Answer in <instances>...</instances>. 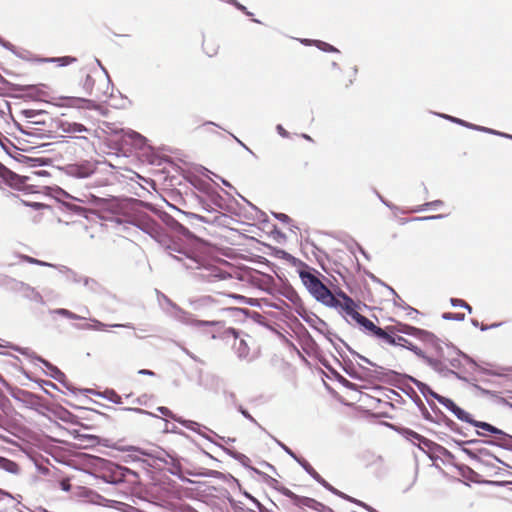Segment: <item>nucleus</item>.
<instances>
[{
  "mask_svg": "<svg viewBox=\"0 0 512 512\" xmlns=\"http://www.w3.org/2000/svg\"><path fill=\"white\" fill-rule=\"evenodd\" d=\"M316 273V270L304 269L299 271V277L315 300L327 307L337 308L340 305V300L332 294Z\"/></svg>",
  "mask_w": 512,
  "mask_h": 512,
  "instance_id": "nucleus-1",
  "label": "nucleus"
},
{
  "mask_svg": "<svg viewBox=\"0 0 512 512\" xmlns=\"http://www.w3.org/2000/svg\"><path fill=\"white\" fill-rule=\"evenodd\" d=\"M352 353L355 354L360 360L371 365L374 368V369H371V368H367V367L360 365L359 366L360 372L353 371V372L348 373L349 376L353 379L381 381L387 377L399 375V373H397L393 370H385L383 367L373 363L365 356H362L356 352H352Z\"/></svg>",
  "mask_w": 512,
  "mask_h": 512,
  "instance_id": "nucleus-2",
  "label": "nucleus"
},
{
  "mask_svg": "<svg viewBox=\"0 0 512 512\" xmlns=\"http://www.w3.org/2000/svg\"><path fill=\"white\" fill-rule=\"evenodd\" d=\"M392 327L394 329L395 334L410 335L416 337L417 339L425 343L432 345L437 350L438 356L440 358H444L443 349L439 344V339L433 333L401 322L392 325Z\"/></svg>",
  "mask_w": 512,
  "mask_h": 512,
  "instance_id": "nucleus-3",
  "label": "nucleus"
},
{
  "mask_svg": "<svg viewBox=\"0 0 512 512\" xmlns=\"http://www.w3.org/2000/svg\"><path fill=\"white\" fill-rule=\"evenodd\" d=\"M168 254L181 262L186 269H201L204 266V258L196 251L181 248L177 244L167 247Z\"/></svg>",
  "mask_w": 512,
  "mask_h": 512,
  "instance_id": "nucleus-4",
  "label": "nucleus"
},
{
  "mask_svg": "<svg viewBox=\"0 0 512 512\" xmlns=\"http://www.w3.org/2000/svg\"><path fill=\"white\" fill-rule=\"evenodd\" d=\"M163 298L165 299V301L167 303H169L174 308H176V310H177V314L175 316L176 319L178 321H180L181 323L185 324V325L192 326V327L197 328V329H203V330L208 328V327H218V328H222L223 327V322L222 321H219V320H216V319H213V320H198V319L194 318V316L192 314H190V313L182 310L181 308L177 307L166 296H163Z\"/></svg>",
  "mask_w": 512,
  "mask_h": 512,
  "instance_id": "nucleus-5",
  "label": "nucleus"
},
{
  "mask_svg": "<svg viewBox=\"0 0 512 512\" xmlns=\"http://www.w3.org/2000/svg\"><path fill=\"white\" fill-rule=\"evenodd\" d=\"M404 348L412 351L416 356L423 359L426 362V364L429 365L435 372L444 376H446L447 374H453L458 379H463L457 372L448 369L442 360L427 356L420 348H418L413 343L408 341V343L404 345Z\"/></svg>",
  "mask_w": 512,
  "mask_h": 512,
  "instance_id": "nucleus-6",
  "label": "nucleus"
},
{
  "mask_svg": "<svg viewBox=\"0 0 512 512\" xmlns=\"http://www.w3.org/2000/svg\"><path fill=\"white\" fill-rule=\"evenodd\" d=\"M404 348L412 351L416 356L423 359L426 362V364L429 365L435 372L444 376H446L447 374H453L458 379H463L457 372L448 369L442 360L427 356L420 348H418L413 343L408 341V343L404 345Z\"/></svg>",
  "mask_w": 512,
  "mask_h": 512,
  "instance_id": "nucleus-7",
  "label": "nucleus"
},
{
  "mask_svg": "<svg viewBox=\"0 0 512 512\" xmlns=\"http://www.w3.org/2000/svg\"><path fill=\"white\" fill-rule=\"evenodd\" d=\"M404 348L412 351L416 356L423 359L426 362V364L429 365L435 372L444 376H446L447 374H453L458 379H463L457 372L448 369L442 360L427 356L420 348H418L413 343L408 341V343L404 345Z\"/></svg>",
  "mask_w": 512,
  "mask_h": 512,
  "instance_id": "nucleus-8",
  "label": "nucleus"
},
{
  "mask_svg": "<svg viewBox=\"0 0 512 512\" xmlns=\"http://www.w3.org/2000/svg\"><path fill=\"white\" fill-rule=\"evenodd\" d=\"M404 348L412 351L416 356L423 359L426 362V364L429 365L435 372L444 376H446L447 374H453L458 379H463L457 372L448 369L442 360L427 356L420 348H418L413 343L408 341V343L404 345Z\"/></svg>",
  "mask_w": 512,
  "mask_h": 512,
  "instance_id": "nucleus-9",
  "label": "nucleus"
},
{
  "mask_svg": "<svg viewBox=\"0 0 512 512\" xmlns=\"http://www.w3.org/2000/svg\"><path fill=\"white\" fill-rule=\"evenodd\" d=\"M3 283L7 286H10L11 290L15 292H21L27 299L33 300L37 303H43L42 295L34 287L27 283L8 276L5 277Z\"/></svg>",
  "mask_w": 512,
  "mask_h": 512,
  "instance_id": "nucleus-10",
  "label": "nucleus"
},
{
  "mask_svg": "<svg viewBox=\"0 0 512 512\" xmlns=\"http://www.w3.org/2000/svg\"><path fill=\"white\" fill-rule=\"evenodd\" d=\"M315 481H317L325 489L333 493L334 495L344 499L351 500V496L343 493L342 491L333 487L328 483L304 458L299 457L296 461Z\"/></svg>",
  "mask_w": 512,
  "mask_h": 512,
  "instance_id": "nucleus-11",
  "label": "nucleus"
},
{
  "mask_svg": "<svg viewBox=\"0 0 512 512\" xmlns=\"http://www.w3.org/2000/svg\"><path fill=\"white\" fill-rule=\"evenodd\" d=\"M65 171L68 176L84 179L95 173L96 165L91 161H83L81 163L67 165Z\"/></svg>",
  "mask_w": 512,
  "mask_h": 512,
  "instance_id": "nucleus-12",
  "label": "nucleus"
},
{
  "mask_svg": "<svg viewBox=\"0 0 512 512\" xmlns=\"http://www.w3.org/2000/svg\"><path fill=\"white\" fill-rule=\"evenodd\" d=\"M277 490L282 495L290 498L296 507L301 508V509L304 507H307V508H310V509L316 511L319 501H317L313 498H310V497L299 496L285 486H280L277 488Z\"/></svg>",
  "mask_w": 512,
  "mask_h": 512,
  "instance_id": "nucleus-13",
  "label": "nucleus"
},
{
  "mask_svg": "<svg viewBox=\"0 0 512 512\" xmlns=\"http://www.w3.org/2000/svg\"><path fill=\"white\" fill-rule=\"evenodd\" d=\"M218 302L212 296H204L193 302L195 310H208L207 316L217 317L220 313L225 311L224 308L218 307Z\"/></svg>",
  "mask_w": 512,
  "mask_h": 512,
  "instance_id": "nucleus-14",
  "label": "nucleus"
},
{
  "mask_svg": "<svg viewBox=\"0 0 512 512\" xmlns=\"http://www.w3.org/2000/svg\"><path fill=\"white\" fill-rule=\"evenodd\" d=\"M495 436H496V438L494 440L480 441L478 439H473V440L466 441L465 443L466 444H478V443L483 442V443H487L490 445H495V446L501 447L506 450L512 449V436L511 435L507 434L503 430H500V434H497Z\"/></svg>",
  "mask_w": 512,
  "mask_h": 512,
  "instance_id": "nucleus-15",
  "label": "nucleus"
},
{
  "mask_svg": "<svg viewBox=\"0 0 512 512\" xmlns=\"http://www.w3.org/2000/svg\"><path fill=\"white\" fill-rule=\"evenodd\" d=\"M439 403L446 407L449 411H451L459 420L467 423L471 422L472 416L468 412L457 406L453 400L446 397H440Z\"/></svg>",
  "mask_w": 512,
  "mask_h": 512,
  "instance_id": "nucleus-16",
  "label": "nucleus"
},
{
  "mask_svg": "<svg viewBox=\"0 0 512 512\" xmlns=\"http://www.w3.org/2000/svg\"><path fill=\"white\" fill-rule=\"evenodd\" d=\"M203 386L206 390L214 393L223 392L226 388V382L223 378L215 374H208L203 380Z\"/></svg>",
  "mask_w": 512,
  "mask_h": 512,
  "instance_id": "nucleus-17",
  "label": "nucleus"
},
{
  "mask_svg": "<svg viewBox=\"0 0 512 512\" xmlns=\"http://www.w3.org/2000/svg\"><path fill=\"white\" fill-rule=\"evenodd\" d=\"M397 376L401 377V378H403V379H405V380H407V381H409L411 383H413L418 388V390L421 392V394L424 397L431 396L434 399H436L438 402H439L440 397H442L441 395H439L436 392H434L427 384H425L424 382L416 379L413 376H410V375H407V374H399Z\"/></svg>",
  "mask_w": 512,
  "mask_h": 512,
  "instance_id": "nucleus-18",
  "label": "nucleus"
},
{
  "mask_svg": "<svg viewBox=\"0 0 512 512\" xmlns=\"http://www.w3.org/2000/svg\"><path fill=\"white\" fill-rule=\"evenodd\" d=\"M157 410L163 414L164 416H167V417H170L172 418L173 420H175L176 422L180 423L182 426H184L185 428L189 429V430H192V431H195L197 432L198 429L200 428V424L195 422V421H192V420H186V419H183L181 417H177L176 415H174L172 413V411L170 409H168L167 407H164V406H160L157 408Z\"/></svg>",
  "mask_w": 512,
  "mask_h": 512,
  "instance_id": "nucleus-19",
  "label": "nucleus"
},
{
  "mask_svg": "<svg viewBox=\"0 0 512 512\" xmlns=\"http://www.w3.org/2000/svg\"><path fill=\"white\" fill-rule=\"evenodd\" d=\"M371 336L382 340L384 343L389 345H395V332L392 325L381 328L379 326L371 333Z\"/></svg>",
  "mask_w": 512,
  "mask_h": 512,
  "instance_id": "nucleus-20",
  "label": "nucleus"
},
{
  "mask_svg": "<svg viewBox=\"0 0 512 512\" xmlns=\"http://www.w3.org/2000/svg\"><path fill=\"white\" fill-rule=\"evenodd\" d=\"M53 268H55L59 274H62L63 276H65L67 282L74 283V284H82L83 283V279L85 278V275H82V274L76 272L75 270L69 268L68 266L55 264V266H53Z\"/></svg>",
  "mask_w": 512,
  "mask_h": 512,
  "instance_id": "nucleus-21",
  "label": "nucleus"
},
{
  "mask_svg": "<svg viewBox=\"0 0 512 512\" xmlns=\"http://www.w3.org/2000/svg\"><path fill=\"white\" fill-rule=\"evenodd\" d=\"M90 322L91 323H87L85 325H81V326H77L78 329H81V330H96V331H101V330H104L106 329L107 327H124V328H133V325L131 323H126V324H111V325H107L97 319H90Z\"/></svg>",
  "mask_w": 512,
  "mask_h": 512,
  "instance_id": "nucleus-22",
  "label": "nucleus"
},
{
  "mask_svg": "<svg viewBox=\"0 0 512 512\" xmlns=\"http://www.w3.org/2000/svg\"><path fill=\"white\" fill-rule=\"evenodd\" d=\"M58 128L63 133L70 134V135H73L76 133H84V132L89 131V129L81 123L63 121V120L59 121Z\"/></svg>",
  "mask_w": 512,
  "mask_h": 512,
  "instance_id": "nucleus-23",
  "label": "nucleus"
},
{
  "mask_svg": "<svg viewBox=\"0 0 512 512\" xmlns=\"http://www.w3.org/2000/svg\"><path fill=\"white\" fill-rule=\"evenodd\" d=\"M338 296L342 298L343 302L340 301V305H338L337 308H341L346 313V315L350 316L353 319L354 313H358L355 310L356 304L354 300L343 291H340L338 293Z\"/></svg>",
  "mask_w": 512,
  "mask_h": 512,
  "instance_id": "nucleus-24",
  "label": "nucleus"
},
{
  "mask_svg": "<svg viewBox=\"0 0 512 512\" xmlns=\"http://www.w3.org/2000/svg\"><path fill=\"white\" fill-rule=\"evenodd\" d=\"M12 349H14L15 351L19 352L20 354L32 359V360H35V361H38L40 363H42L45 367L48 368L49 371L52 370V367H55L54 365H52L50 362H48L47 360L43 359L42 357L38 356L34 351H32L31 349L29 348H25V347H19V346H14V345H11L10 346Z\"/></svg>",
  "mask_w": 512,
  "mask_h": 512,
  "instance_id": "nucleus-25",
  "label": "nucleus"
},
{
  "mask_svg": "<svg viewBox=\"0 0 512 512\" xmlns=\"http://www.w3.org/2000/svg\"><path fill=\"white\" fill-rule=\"evenodd\" d=\"M22 114L26 119H29V123L35 125H44L45 120L41 119L42 116H46L47 112L44 110L25 109L22 110Z\"/></svg>",
  "mask_w": 512,
  "mask_h": 512,
  "instance_id": "nucleus-26",
  "label": "nucleus"
},
{
  "mask_svg": "<svg viewBox=\"0 0 512 512\" xmlns=\"http://www.w3.org/2000/svg\"><path fill=\"white\" fill-rule=\"evenodd\" d=\"M136 225L142 231H144L145 233H147L151 236H155L156 234H158L159 226L154 220H152L150 218L138 219Z\"/></svg>",
  "mask_w": 512,
  "mask_h": 512,
  "instance_id": "nucleus-27",
  "label": "nucleus"
},
{
  "mask_svg": "<svg viewBox=\"0 0 512 512\" xmlns=\"http://www.w3.org/2000/svg\"><path fill=\"white\" fill-rule=\"evenodd\" d=\"M64 99L67 101V103L65 105L68 107L87 108V109H92L95 107L94 102L89 99L78 98V97H67Z\"/></svg>",
  "mask_w": 512,
  "mask_h": 512,
  "instance_id": "nucleus-28",
  "label": "nucleus"
},
{
  "mask_svg": "<svg viewBox=\"0 0 512 512\" xmlns=\"http://www.w3.org/2000/svg\"><path fill=\"white\" fill-rule=\"evenodd\" d=\"M82 285L92 294H102L105 290L99 281L88 276H85Z\"/></svg>",
  "mask_w": 512,
  "mask_h": 512,
  "instance_id": "nucleus-29",
  "label": "nucleus"
},
{
  "mask_svg": "<svg viewBox=\"0 0 512 512\" xmlns=\"http://www.w3.org/2000/svg\"><path fill=\"white\" fill-rule=\"evenodd\" d=\"M353 320L370 335L377 327V325H375L371 320L360 313H354Z\"/></svg>",
  "mask_w": 512,
  "mask_h": 512,
  "instance_id": "nucleus-30",
  "label": "nucleus"
},
{
  "mask_svg": "<svg viewBox=\"0 0 512 512\" xmlns=\"http://www.w3.org/2000/svg\"><path fill=\"white\" fill-rule=\"evenodd\" d=\"M165 222L171 229L178 232L179 234H182L184 236L190 235L189 230L183 224H181L178 220L174 219L173 217L166 216Z\"/></svg>",
  "mask_w": 512,
  "mask_h": 512,
  "instance_id": "nucleus-31",
  "label": "nucleus"
},
{
  "mask_svg": "<svg viewBox=\"0 0 512 512\" xmlns=\"http://www.w3.org/2000/svg\"><path fill=\"white\" fill-rule=\"evenodd\" d=\"M124 474L122 473V467L114 466L109 475H104L103 478L106 482L117 484L123 481Z\"/></svg>",
  "mask_w": 512,
  "mask_h": 512,
  "instance_id": "nucleus-32",
  "label": "nucleus"
},
{
  "mask_svg": "<svg viewBox=\"0 0 512 512\" xmlns=\"http://www.w3.org/2000/svg\"><path fill=\"white\" fill-rule=\"evenodd\" d=\"M455 353H456L457 357L448 358V361L453 368H456V369L460 368L461 361L459 359V356L463 357L467 362L476 366V362L474 361V359L471 358L470 356H468L467 354L461 352L460 350L455 351Z\"/></svg>",
  "mask_w": 512,
  "mask_h": 512,
  "instance_id": "nucleus-33",
  "label": "nucleus"
},
{
  "mask_svg": "<svg viewBox=\"0 0 512 512\" xmlns=\"http://www.w3.org/2000/svg\"><path fill=\"white\" fill-rule=\"evenodd\" d=\"M469 424L473 425L474 427L480 428L482 430L488 431L494 435L500 434L501 429H499L487 422L477 421V420H474L473 418H471V422H469Z\"/></svg>",
  "mask_w": 512,
  "mask_h": 512,
  "instance_id": "nucleus-34",
  "label": "nucleus"
},
{
  "mask_svg": "<svg viewBox=\"0 0 512 512\" xmlns=\"http://www.w3.org/2000/svg\"><path fill=\"white\" fill-rule=\"evenodd\" d=\"M235 349H236V353H237L238 358H240V359H247L248 358V356H249V347H248L247 343L243 339H240L239 342L235 344Z\"/></svg>",
  "mask_w": 512,
  "mask_h": 512,
  "instance_id": "nucleus-35",
  "label": "nucleus"
},
{
  "mask_svg": "<svg viewBox=\"0 0 512 512\" xmlns=\"http://www.w3.org/2000/svg\"><path fill=\"white\" fill-rule=\"evenodd\" d=\"M1 467L9 473L17 474L19 472V466L12 460L0 458Z\"/></svg>",
  "mask_w": 512,
  "mask_h": 512,
  "instance_id": "nucleus-36",
  "label": "nucleus"
},
{
  "mask_svg": "<svg viewBox=\"0 0 512 512\" xmlns=\"http://www.w3.org/2000/svg\"><path fill=\"white\" fill-rule=\"evenodd\" d=\"M444 205V202L442 200H434V201H431V202H427V203H424L418 207H416L415 209H413L412 211L413 212H423V211H426L427 209H437L441 206Z\"/></svg>",
  "mask_w": 512,
  "mask_h": 512,
  "instance_id": "nucleus-37",
  "label": "nucleus"
},
{
  "mask_svg": "<svg viewBox=\"0 0 512 512\" xmlns=\"http://www.w3.org/2000/svg\"><path fill=\"white\" fill-rule=\"evenodd\" d=\"M19 257L21 258L22 261L27 262L29 264H33V265H38V266H42V267H50V268H53V266H55V264H53V263L45 262V261L33 258L28 255L22 254Z\"/></svg>",
  "mask_w": 512,
  "mask_h": 512,
  "instance_id": "nucleus-38",
  "label": "nucleus"
},
{
  "mask_svg": "<svg viewBox=\"0 0 512 512\" xmlns=\"http://www.w3.org/2000/svg\"><path fill=\"white\" fill-rule=\"evenodd\" d=\"M99 396L107 399L108 401L115 403V404H121L122 399L121 396L118 395L114 390L107 389L103 393L99 394Z\"/></svg>",
  "mask_w": 512,
  "mask_h": 512,
  "instance_id": "nucleus-39",
  "label": "nucleus"
},
{
  "mask_svg": "<svg viewBox=\"0 0 512 512\" xmlns=\"http://www.w3.org/2000/svg\"><path fill=\"white\" fill-rule=\"evenodd\" d=\"M313 43L318 49L324 52L339 53V50L336 47L327 42L321 40H314Z\"/></svg>",
  "mask_w": 512,
  "mask_h": 512,
  "instance_id": "nucleus-40",
  "label": "nucleus"
},
{
  "mask_svg": "<svg viewBox=\"0 0 512 512\" xmlns=\"http://www.w3.org/2000/svg\"><path fill=\"white\" fill-rule=\"evenodd\" d=\"M17 175L0 163V178L6 182L12 181Z\"/></svg>",
  "mask_w": 512,
  "mask_h": 512,
  "instance_id": "nucleus-41",
  "label": "nucleus"
},
{
  "mask_svg": "<svg viewBox=\"0 0 512 512\" xmlns=\"http://www.w3.org/2000/svg\"><path fill=\"white\" fill-rule=\"evenodd\" d=\"M89 202L97 208H106L108 200L91 194Z\"/></svg>",
  "mask_w": 512,
  "mask_h": 512,
  "instance_id": "nucleus-42",
  "label": "nucleus"
},
{
  "mask_svg": "<svg viewBox=\"0 0 512 512\" xmlns=\"http://www.w3.org/2000/svg\"><path fill=\"white\" fill-rule=\"evenodd\" d=\"M450 303L453 307H461V308H464L466 309L469 313L472 312V307L467 303L465 302L464 300L462 299H458V298H451L450 299Z\"/></svg>",
  "mask_w": 512,
  "mask_h": 512,
  "instance_id": "nucleus-43",
  "label": "nucleus"
},
{
  "mask_svg": "<svg viewBox=\"0 0 512 512\" xmlns=\"http://www.w3.org/2000/svg\"><path fill=\"white\" fill-rule=\"evenodd\" d=\"M184 214H185L186 217H188L191 220H198V221H202V222H205V223H213L217 219V216H215L213 219H209V218H206V217H204L202 215L195 214V213H184Z\"/></svg>",
  "mask_w": 512,
  "mask_h": 512,
  "instance_id": "nucleus-44",
  "label": "nucleus"
},
{
  "mask_svg": "<svg viewBox=\"0 0 512 512\" xmlns=\"http://www.w3.org/2000/svg\"><path fill=\"white\" fill-rule=\"evenodd\" d=\"M237 409L246 419H248L250 422L257 425L260 429L264 430V428L257 422V420L246 409L243 408V406L238 405Z\"/></svg>",
  "mask_w": 512,
  "mask_h": 512,
  "instance_id": "nucleus-45",
  "label": "nucleus"
},
{
  "mask_svg": "<svg viewBox=\"0 0 512 512\" xmlns=\"http://www.w3.org/2000/svg\"><path fill=\"white\" fill-rule=\"evenodd\" d=\"M128 136L134 141V144L137 146H142L145 142V137L139 134L136 131H130Z\"/></svg>",
  "mask_w": 512,
  "mask_h": 512,
  "instance_id": "nucleus-46",
  "label": "nucleus"
},
{
  "mask_svg": "<svg viewBox=\"0 0 512 512\" xmlns=\"http://www.w3.org/2000/svg\"><path fill=\"white\" fill-rule=\"evenodd\" d=\"M442 318L445 320L463 321L465 319V314L446 312L442 315Z\"/></svg>",
  "mask_w": 512,
  "mask_h": 512,
  "instance_id": "nucleus-47",
  "label": "nucleus"
},
{
  "mask_svg": "<svg viewBox=\"0 0 512 512\" xmlns=\"http://www.w3.org/2000/svg\"><path fill=\"white\" fill-rule=\"evenodd\" d=\"M82 86L87 94H91L94 86V79L89 74L86 75Z\"/></svg>",
  "mask_w": 512,
  "mask_h": 512,
  "instance_id": "nucleus-48",
  "label": "nucleus"
},
{
  "mask_svg": "<svg viewBox=\"0 0 512 512\" xmlns=\"http://www.w3.org/2000/svg\"><path fill=\"white\" fill-rule=\"evenodd\" d=\"M403 435L411 442H414L415 440L419 441L420 439H422V436L420 434L410 429H404Z\"/></svg>",
  "mask_w": 512,
  "mask_h": 512,
  "instance_id": "nucleus-49",
  "label": "nucleus"
},
{
  "mask_svg": "<svg viewBox=\"0 0 512 512\" xmlns=\"http://www.w3.org/2000/svg\"><path fill=\"white\" fill-rule=\"evenodd\" d=\"M273 439L279 447H281L291 458H293L295 461H297L299 456H297L287 445H285L278 439H276V438H273Z\"/></svg>",
  "mask_w": 512,
  "mask_h": 512,
  "instance_id": "nucleus-50",
  "label": "nucleus"
},
{
  "mask_svg": "<svg viewBox=\"0 0 512 512\" xmlns=\"http://www.w3.org/2000/svg\"><path fill=\"white\" fill-rule=\"evenodd\" d=\"M53 62H59L61 66H66L76 61V58L71 56L59 57L51 59Z\"/></svg>",
  "mask_w": 512,
  "mask_h": 512,
  "instance_id": "nucleus-51",
  "label": "nucleus"
},
{
  "mask_svg": "<svg viewBox=\"0 0 512 512\" xmlns=\"http://www.w3.org/2000/svg\"><path fill=\"white\" fill-rule=\"evenodd\" d=\"M478 452H479L481 455H483V456L493 457V459H494L495 461H497L498 463H500V464H502V465H504V466H506V467H509V465H508V464H506L504 461H502V460H501V459H499L498 457L494 456V455H493V454H492L488 449H486V448H480V449H478Z\"/></svg>",
  "mask_w": 512,
  "mask_h": 512,
  "instance_id": "nucleus-52",
  "label": "nucleus"
},
{
  "mask_svg": "<svg viewBox=\"0 0 512 512\" xmlns=\"http://www.w3.org/2000/svg\"><path fill=\"white\" fill-rule=\"evenodd\" d=\"M49 376L57 381H61L62 378L65 377L64 373L60 371L56 366L52 367V370L49 372Z\"/></svg>",
  "mask_w": 512,
  "mask_h": 512,
  "instance_id": "nucleus-53",
  "label": "nucleus"
},
{
  "mask_svg": "<svg viewBox=\"0 0 512 512\" xmlns=\"http://www.w3.org/2000/svg\"><path fill=\"white\" fill-rule=\"evenodd\" d=\"M438 116L444 118V119H447L453 123H456V124H459L461 126H464L466 125V121L460 119V118H456V117H453V116H450V115H447V114H437Z\"/></svg>",
  "mask_w": 512,
  "mask_h": 512,
  "instance_id": "nucleus-54",
  "label": "nucleus"
},
{
  "mask_svg": "<svg viewBox=\"0 0 512 512\" xmlns=\"http://www.w3.org/2000/svg\"><path fill=\"white\" fill-rule=\"evenodd\" d=\"M348 501L363 507L364 509H366L369 512H378L373 507H371V506L367 505L366 503H364V502H362V501H360L358 499H355L353 497H351V500H348Z\"/></svg>",
  "mask_w": 512,
  "mask_h": 512,
  "instance_id": "nucleus-55",
  "label": "nucleus"
},
{
  "mask_svg": "<svg viewBox=\"0 0 512 512\" xmlns=\"http://www.w3.org/2000/svg\"><path fill=\"white\" fill-rule=\"evenodd\" d=\"M203 47L206 52V54L210 57L214 56L217 53V47L215 46H209V43L207 41L203 42Z\"/></svg>",
  "mask_w": 512,
  "mask_h": 512,
  "instance_id": "nucleus-56",
  "label": "nucleus"
},
{
  "mask_svg": "<svg viewBox=\"0 0 512 512\" xmlns=\"http://www.w3.org/2000/svg\"><path fill=\"white\" fill-rule=\"evenodd\" d=\"M226 1L228 3L234 5L238 10L243 11L246 15H248V16L252 15V13L247 11L246 7L243 6L242 4H240L238 1H236V0H226Z\"/></svg>",
  "mask_w": 512,
  "mask_h": 512,
  "instance_id": "nucleus-57",
  "label": "nucleus"
},
{
  "mask_svg": "<svg viewBox=\"0 0 512 512\" xmlns=\"http://www.w3.org/2000/svg\"><path fill=\"white\" fill-rule=\"evenodd\" d=\"M222 393L227 401H230L231 403L236 404L237 399H236V395L234 392L228 391L225 389Z\"/></svg>",
  "mask_w": 512,
  "mask_h": 512,
  "instance_id": "nucleus-58",
  "label": "nucleus"
},
{
  "mask_svg": "<svg viewBox=\"0 0 512 512\" xmlns=\"http://www.w3.org/2000/svg\"><path fill=\"white\" fill-rule=\"evenodd\" d=\"M420 404H419V407H420V410L422 412V416L426 419V420H432L431 418V414L429 413V411L427 410V408L424 406V404L422 403L421 400H419Z\"/></svg>",
  "mask_w": 512,
  "mask_h": 512,
  "instance_id": "nucleus-59",
  "label": "nucleus"
},
{
  "mask_svg": "<svg viewBox=\"0 0 512 512\" xmlns=\"http://www.w3.org/2000/svg\"><path fill=\"white\" fill-rule=\"evenodd\" d=\"M408 343V340L401 335L395 334V345L394 346H402Z\"/></svg>",
  "mask_w": 512,
  "mask_h": 512,
  "instance_id": "nucleus-60",
  "label": "nucleus"
},
{
  "mask_svg": "<svg viewBox=\"0 0 512 512\" xmlns=\"http://www.w3.org/2000/svg\"><path fill=\"white\" fill-rule=\"evenodd\" d=\"M273 215L275 218H277L279 221L283 223H289L291 221V218L284 213H274Z\"/></svg>",
  "mask_w": 512,
  "mask_h": 512,
  "instance_id": "nucleus-61",
  "label": "nucleus"
},
{
  "mask_svg": "<svg viewBox=\"0 0 512 512\" xmlns=\"http://www.w3.org/2000/svg\"><path fill=\"white\" fill-rule=\"evenodd\" d=\"M445 423L452 431L461 433L458 425L453 420L447 418Z\"/></svg>",
  "mask_w": 512,
  "mask_h": 512,
  "instance_id": "nucleus-62",
  "label": "nucleus"
},
{
  "mask_svg": "<svg viewBox=\"0 0 512 512\" xmlns=\"http://www.w3.org/2000/svg\"><path fill=\"white\" fill-rule=\"evenodd\" d=\"M60 488L65 492H69L71 490V484L69 479H63L60 482Z\"/></svg>",
  "mask_w": 512,
  "mask_h": 512,
  "instance_id": "nucleus-63",
  "label": "nucleus"
},
{
  "mask_svg": "<svg viewBox=\"0 0 512 512\" xmlns=\"http://www.w3.org/2000/svg\"><path fill=\"white\" fill-rule=\"evenodd\" d=\"M317 512H335L332 508L324 505L323 503L319 502L317 509Z\"/></svg>",
  "mask_w": 512,
  "mask_h": 512,
  "instance_id": "nucleus-64",
  "label": "nucleus"
}]
</instances>
